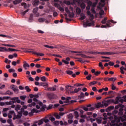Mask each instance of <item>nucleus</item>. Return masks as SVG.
<instances>
[{
    "instance_id": "nucleus-27",
    "label": "nucleus",
    "mask_w": 126,
    "mask_h": 126,
    "mask_svg": "<svg viewBox=\"0 0 126 126\" xmlns=\"http://www.w3.org/2000/svg\"><path fill=\"white\" fill-rule=\"evenodd\" d=\"M81 18L80 19L81 20H84L85 18H86V16H85V15H84V13H81L80 15Z\"/></svg>"
},
{
    "instance_id": "nucleus-42",
    "label": "nucleus",
    "mask_w": 126,
    "mask_h": 126,
    "mask_svg": "<svg viewBox=\"0 0 126 126\" xmlns=\"http://www.w3.org/2000/svg\"><path fill=\"white\" fill-rule=\"evenodd\" d=\"M46 20V19L45 18H40L38 19L39 22H44Z\"/></svg>"
},
{
    "instance_id": "nucleus-16",
    "label": "nucleus",
    "mask_w": 126,
    "mask_h": 126,
    "mask_svg": "<svg viewBox=\"0 0 126 126\" xmlns=\"http://www.w3.org/2000/svg\"><path fill=\"white\" fill-rule=\"evenodd\" d=\"M114 106H109L105 110V112H111L112 110H114Z\"/></svg>"
},
{
    "instance_id": "nucleus-49",
    "label": "nucleus",
    "mask_w": 126,
    "mask_h": 126,
    "mask_svg": "<svg viewBox=\"0 0 126 126\" xmlns=\"http://www.w3.org/2000/svg\"><path fill=\"white\" fill-rule=\"evenodd\" d=\"M40 80H41V81H43V82H46V77L45 76H42L40 78Z\"/></svg>"
},
{
    "instance_id": "nucleus-32",
    "label": "nucleus",
    "mask_w": 126,
    "mask_h": 126,
    "mask_svg": "<svg viewBox=\"0 0 126 126\" xmlns=\"http://www.w3.org/2000/svg\"><path fill=\"white\" fill-rule=\"evenodd\" d=\"M74 116H75L76 119H77V118H79V114L78 113V112L75 111H74Z\"/></svg>"
},
{
    "instance_id": "nucleus-52",
    "label": "nucleus",
    "mask_w": 126,
    "mask_h": 126,
    "mask_svg": "<svg viewBox=\"0 0 126 126\" xmlns=\"http://www.w3.org/2000/svg\"><path fill=\"white\" fill-rule=\"evenodd\" d=\"M64 3L67 5H70L71 2L70 1H64Z\"/></svg>"
},
{
    "instance_id": "nucleus-50",
    "label": "nucleus",
    "mask_w": 126,
    "mask_h": 126,
    "mask_svg": "<svg viewBox=\"0 0 126 126\" xmlns=\"http://www.w3.org/2000/svg\"><path fill=\"white\" fill-rule=\"evenodd\" d=\"M44 47L45 48H49L50 49H54L55 48L54 46H49L48 45H45Z\"/></svg>"
},
{
    "instance_id": "nucleus-25",
    "label": "nucleus",
    "mask_w": 126,
    "mask_h": 126,
    "mask_svg": "<svg viewBox=\"0 0 126 126\" xmlns=\"http://www.w3.org/2000/svg\"><path fill=\"white\" fill-rule=\"evenodd\" d=\"M84 97H85V95L84 94V93L81 92L80 95H78V99H81V98H84Z\"/></svg>"
},
{
    "instance_id": "nucleus-54",
    "label": "nucleus",
    "mask_w": 126,
    "mask_h": 126,
    "mask_svg": "<svg viewBox=\"0 0 126 126\" xmlns=\"http://www.w3.org/2000/svg\"><path fill=\"white\" fill-rule=\"evenodd\" d=\"M104 13H105V11L104 10H102V9H100V11L99 12L100 15H104Z\"/></svg>"
},
{
    "instance_id": "nucleus-22",
    "label": "nucleus",
    "mask_w": 126,
    "mask_h": 126,
    "mask_svg": "<svg viewBox=\"0 0 126 126\" xmlns=\"http://www.w3.org/2000/svg\"><path fill=\"white\" fill-rule=\"evenodd\" d=\"M22 1V0H15L13 1V4H18V3H20Z\"/></svg>"
},
{
    "instance_id": "nucleus-30",
    "label": "nucleus",
    "mask_w": 126,
    "mask_h": 126,
    "mask_svg": "<svg viewBox=\"0 0 126 126\" xmlns=\"http://www.w3.org/2000/svg\"><path fill=\"white\" fill-rule=\"evenodd\" d=\"M33 54H34V55H36V56H40V57H44V56H45V54L43 53H37L36 52H33Z\"/></svg>"
},
{
    "instance_id": "nucleus-9",
    "label": "nucleus",
    "mask_w": 126,
    "mask_h": 126,
    "mask_svg": "<svg viewBox=\"0 0 126 126\" xmlns=\"http://www.w3.org/2000/svg\"><path fill=\"white\" fill-rule=\"evenodd\" d=\"M80 90H81V88H75L74 91H70V94L73 95L74 93H78Z\"/></svg>"
},
{
    "instance_id": "nucleus-20",
    "label": "nucleus",
    "mask_w": 126,
    "mask_h": 126,
    "mask_svg": "<svg viewBox=\"0 0 126 126\" xmlns=\"http://www.w3.org/2000/svg\"><path fill=\"white\" fill-rule=\"evenodd\" d=\"M123 111H124V109L123 108H120L119 110L118 115L119 116H123Z\"/></svg>"
},
{
    "instance_id": "nucleus-23",
    "label": "nucleus",
    "mask_w": 126,
    "mask_h": 126,
    "mask_svg": "<svg viewBox=\"0 0 126 126\" xmlns=\"http://www.w3.org/2000/svg\"><path fill=\"white\" fill-rule=\"evenodd\" d=\"M21 108V105H17L15 107V110L18 112V111H20V109Z\"/></svg>"
},
{
    "instance_id": "nucleus-1",
    "label": "nucleus",
    "mask_w": 126,
    "mask_h": 126,
    "mask_svg": "<svg viewBox=\"0 0 126 126\" xmlns=\"http://www.w3.org/2000/svg\"><path fill=\"white\" fill-rule=\"evenodd\" d=\"M123 102H126V95H125L123 97L118 96L115 97V99H111V103H113L114 104H123Z\"/></svg>"
},
{
    "instance_id": "nucleus-59",
    "label": "nucleus",
    "mask_w": 126,
    "mask_h": 126,
    "mask_svg": "<svg viewBox=\"0 0 126 126\" xmlns=\"http://www.w3.org/2000/svg\"><path fill=\"white\" fill-rule=\"evenodd\" d=\"M99 66H100V67H101L102 69H104V67L103 66V64L102 62H100L99 63Z\"/></svg>"
},
{
    "instance_id": "nucleus-41",
    "label": "nucleus",
    "mask_w": 126,
    "mask_h": 126,
    "mask_svg": "<svg viewBox=\"0 0 126 126\" xmlns=\"http://www.w3.org/2000/svg\"><path fill=\"white\" fill-rule=\"evenodd\" d=\"M25 90H26L27 92H30L31 91V90L30 89L29 86H26L25 87Z\"/></svg>"
},
{
    "instance_id": "nucleus-53",
    "label": "nucleus",
    "mask_w": 126,
    "mask_h": 126,
    "mask_svg": "<svg viewBox=\"0 0 126 126\" xmlns=\"http://www.w3.org/2000/svg\"><path fill=\"white\" fill-rule=\"evenodd\" d=\"M90 20H91V21H92V20L94 19V15L92 14L90 15Z\"/></svg>"
},
{
    "instance_id": "nucleus-28",
    "label": "nucleus",
    "mask_w": 126,
    "mask_h": 126,
    "mask_svg": "<svg viewBox=\"0 0 126 126\" xmlns=\"http://www.w3.org/2000/svg\"><path fill=\"white\" fill-rule=\"evenodd\" d=\"M54 116L55 117L56 119H60L61 118V116H60V115H59L58 113H55L54 114Z\"/></svg>"
},
{
    "instance_id": "nucleus-37",
    "label": "nucleus",
    "mask_w": 126,
    "mask_h": 126,
    "mask_svg": "<svg viewBox=\"0 0 126 126\" xmlns=\"http://www.w3.org/2000/svg\"><path fill=\"white\" fill-rule=\"evenodd\" d=\"M76 11L77 14H80V13H81V9L80 8H77Z\"/></svg>"
},
{
    "instance_id": "nucleus-40",
    "label": "nucleus",
    "mask_w": 126,
    "mask_h": 126,
    "mask_svg": "<svg viewBox=\"0 0 126 126\" xmlns=\"http://www.w3.org/2000/svg\"><path fill=\"white\" fill-rule=\"evenodd\" d=\"M43 124H44V120H43V119L39 120L38 123V126H41V125H43Z\"/></svg>"
},
{
    "instance_id": "nucleus-33",
    "label": "nucleus",
    "mask_w": 126,
    "mask_h": 126,
    "mask_svg": "<svg viewBox=\"0 0 126 126\" xmlns=\"http://www.w3.org/2000/svg\"><path fill=\"white\" fill-rule=\"evenodd\" d=\"M103 105H102V104L101 103V102H98L97 103V104L96 105V108L97 109H99V108H100V107H102Z\"/></svg>"
},
{
    "instance_id": "nucleus-62",
    "label": "nucleus",
    "mask_w": 126,
    "mask_h": 126,
    "mask_svg": "<svg viewBox=\"0 0 126 126\" xmlns=\"http://www.w3.org/2000/svg\"><path fill=\"white\" fill-rule=\"evenodd\" d=\"M87 3H88V5L89 6H92V3H93L92 1H88Z\"/></svg>"
},
{
    "instance_id": "nucleus-36",
    "label": "nucleus",
    "mask_w": 126,
    "mask_h": 126,
    "mask_svg": "<svg viewBox=\"0 0 126 126\" xmlns=\"http://www.w3.org/2000/svg\"><path fill=\"white\" fill-rule=\"evenodd\" d=\"M9 114H11L12 116H14V117H15L16 115L15 112H14V111L11 110L9 112Z\"/></svg>"
},
{
    "instance_id": "nucleus-60",
    "label": "nucleus",
    "mask_w": 126,
    "mask_h": 126,
    "mask_svg": "<svg viewBox=\"0 0 126 126\" xmlns=\"http://www.w3.org/2000/svg\"><path fill=\"white\" fill-rule=\"evenodd\" d=\"M30 20H33V14H31V15H30V17L29 18V21H30V22H31V21H30Z\"/></svg>"
},
{
    "instance_id": "nucleus-58",
    "label": "nucleus",
    "mask_w": 126,
    "mask_h": 126,
    "mask_svg": "<svg viewBox=\"0 0 126 126\" xmlns=\"http://www.w3.org/2000/svg\"><path fill=\"white\" fill-rule=\"evenodd\" d=\"M81 59H79V60H77L78 62H80V63H85V62H87L86 61H84L82 60V58H80Z\"/></svg>"
},
{
    "instance_id": "nucleus-24",
    "label": "nucleus",
    "mask_w": 126,
    "mask_h": 126,
    "mask_svg": "<svg viewBox=\"0 0 126 126\" xmlns=\"http://www.w3.org/2000/svg\"><path fill=\"white\" fill-rule=\"evenodd\" d=\"M30 9H27L26 11H21L20 14L22 15H25V14H26V13H27V12H28L29 11Z\"/></svg>"
},
{
    "instance_id": "nucleus-35",
    "label": "nucleus",
    "mask_w": 126,
    "mask_h": 126,
    "mask_svg": "<svg viewBox=\"0 0 126 126\" xmlns=\"http://www.w3.org/2000/svg\"><path fill=\"white\" fill-rule=\"evenodd\" d=\"M83 84L76 83L74 85V86H76V87H81V86H83Z\"/></svg>"
},
{
    "instance_id": "nucleus-21",
    "label": "nucleus",
    "mask_w": 126,
    "mask_h": 126,
    "mask_svg": "<svg viewBox=\"0 0 126 126\" xmlns=\"http://www.w3.org/2000/svg\"><path fill=\"white\" fill-rule=\"evenodd\" d=\"M47 89L49 91H56V90H57V89H56V88L51 87H49L47 88Z\"/></svg>"
},
{
    "instance_id": "nucleus-12",
    "label": "nucleus",
    "mask_w": 126,
    "mask_h": 126,
    "mask_svg": "<svg viewBox=\"0 0 126 126\" xmlns=\"http://www.w3.org/2000/svg\"><path fill=\"white\" fill-rule=\"evenodd\" d=\"M38 9H39V8H38V7H36L34 8L32 11L33 13H34V14H36V16L37 17H38V16H39V13H37L38 12Z\"/></svg>"
},
{
    "instance_id": "nucleus-13",
    "label": "nucleus",
    "mask_w": 126,
    "mask_h": 126,
    "mask_svg": "<svg viewBox=\"0 0 126 126\" xmlns=\"http://www.w3.org/2000/svg\"><path fill=\"white\" fill-rule=\"evenodd\" d=\"M69 61H70V58L69 57H67L66 58V61L65 60H62V63H65V64H68L69 63Z\"/></svg>"
},
{
    "instance_id": "nucleus-2",
    "label": "nucleus",
    "mask_w": 126,
    "mask_h": 126,
    "mask_svg": "<svg viewBox=\"0 0 126 126\" xmlns=\"http://www.w3.org/2000/svg\"><path fill=\"white\" fill-rule=\"evenodd\" d=\"M44 110H45L44 108H40L39 110L36 109V108H33L31 110V112L29 113V115L30 116H33L34 113H40V112H42Z\"/></svg>"
},
{
    "instance_id": "nucleus-14",
    "label": "nucleus",
    "mask_w": 126,
    "mask_h": 126,
    "mask_svg": "<svg viewBox=\"0 0 126 126\" xmlns=\"http://www.w3.org/2000/svg\"><path fill=\"white\" fill-rule=\"evenodd\" d=\"M76 56H81L82 58H90V59H92L93 57L90 56H87L85 54H76Z\"/></svg>"
},
{
    "instance_id": "nucleus-17",
    "label": "nucleus",
    "mask_w": 126,
    "mask_h": 126,
    "mask_svg": "<svg viewBox=\"0 0 126 126\" xmlns=\"http://www.w3.org/2000/svg\"><path fill=\"white\" fill-rule=\"evenodd\" d=\"M12 90H13L14 92H16V91H18V87L17 86L13 85L11 88Z\"/></svg>"
},
{
    "instance_id": "nucleus-47",
    "label": "nucleus",
    "mask_w": 126,
    "mask_h": 126,
    "mask_svg": "<svg viewBox=\"0 0 126 126\" xmlns=\"http://www.w3.org/2000/svg\"><path fill=\"white\" fill-rule=\"evenodd\" d=\"M68 16L70 18H72L74 16V14L73 13L70 12V13H69Z\"/></svg>"
},
{
    "instance_id": "nucleus-57",
    "label": "nucleus",
    "mask_w": 126,
    "mask_h": 126,
    "mask_svg": "<svg viewBox=\"0 0 126 126\" xmlns=\"http://www.w3.org/2000/svg\"><path fill=\"white\" fill-rule=\"evenodd\" d=\"M117 53L114 52H107V55H109V56H111L112 55H116Z\"/></svg>"
},
{
    "instance_id": "nucleus-7",
    "label": "nucleus",
    "mask_w": 126,
    "mask_h": 126,
    "mask_svg": "<svg viewBox=\"0 0 126 126\" xmlns=\"http://www.w3.org/2000/svg\"><path fill=\"white\" fill-rule=\"evenodd\" d=\"M23 67L24 68V69H25V70H27V69H28V68H29L30 67V65H29V64H28V63H27V62L26 61H24L23 62Z\"/></svg>"
},
{
    "instance_id": "nucleus-38",
    "label": "nucleus",
    "mask_w": 126,
    "mask_h": 126,
    "mask_svg": "<svg viewBox=\"0 0 126 126\" xmlns=\"http://www.w3.org/2000/svg\"><path fill=\"white\" fill-rule=\"evenodd\" d=\"M27 96L26 95H22L20 96V98L21 100H22L23 101H25V98H27Z\"/></svg>"
},
{
    "instance_id": "nucleus-34",
    "label": "nucleus",
    "mask_w": 126,
    "mask_h": 126,
    "mask_svg": "<svg viewBox=\"0 0 126 126\" xmlns=\"http://www.w3.org/2000/svg\"><path fill=\"white\" fill-rule=\"evenodd\" d=\"M97 82L96 81H93L89 83V86H92V85H95V84H96Z\"/></svg>"
},
{
    "instance_id": "nucleus-31",
    "label": "nucleus",
    "mask_w": 126,
    "mask_h": 126,
    "mask_svg": "<svg viewBox=\"0 0 126 126\" xmlns=\"http://www.w3.org/2000/svg\"><path fill=\"white\" fill-rule=\"evenodd\" d=\"M116 80H117V78L112 77L108 78V81H112L113 82H114Z\"/></svg>"
},
{
    "instance_id": "nucleus-39",
    "label": "nucleus",
    "mask_w": 126,
    "mask_h": 126,
    "mask_svg": "<svg viewBox=\"0 0 126 126\" xmlns=\"http://www.w3.org/2000/svg\"><path fill=\"white\" fill-rule=\"evenodd\" d=\"M66 73L67 74H68L69 75H71L73 73V71H70V70H67V71H66Z\"/></svg>"
},
{
    "instance_id": "nucleus-44",
    "label": "nucleus",
    "mask_w": 126,
    "mask_h": 126,
    "mask_svg": "<svg viewBox=\"0 0 126 126\" xmlns=\"http://www.w3.org/2000/svg\"><path fill=\"white\" fill-rule=\"evenodd\" d=\"M0 122H1L2 124H5L6 123V120H3L2 118H0Z\"/></svg>"
},
{
    "instance_id": "nucleus-19",
    "label": "nucleus",
    "mask_w": 126,
    "mask_h": 126,
    "mask_svg": "<svg viewBox=\"0 0 126 126\" xmlns=\"http://www.w3.org/2000/svg\"><path fill=\"white\" fill-rule=\"evenodd\" d=\"M12 94H13L12 92L9 90H8L5 93H3V95H12Z\"/></svg>"
},
{
    "instance_id": "nucleus-51",
    "label": "nucleus",
    "mask_w": 126,
    "mask_h": 126,
    "mask_svg": "<svg viewBox=\"0 0 126 126\" xmlns=\"http://www.w3.org/2000/svg\"><path fill=\"white\" fill-rule=\"evenodd\" d=\"M21 5H22V6H24V8H27V4L26 3L22 2Z\"/></svg>"
},
{
    "instance_id": "nucleus-45",
    "label": "nucleus",
    "mask_w": 126,
    "mask_h": 126,
    "mask_svg": "<svg viewBox=\"0 0 126 126\" xmlns=\"http://www.w3.org/2000/svg\"><path fill=\"white\" fill-rule=\"evenodd\" d=\"M68 119H70V120H72V119H73V115H72V114H69L68 115Z\"/></svg>"
},
{
    "instance_id": "nucleus-43",
    "label": "nucleus",
    "mask_w": 126,
    "mask_h": 126,
    "mask_svg": "<svg viewBox=\"0 0 126 126\" xmlns=\"http://www.w3.org/2000/svg\"><path fill=\"white\" fill-rule=\"evenodd\" d=\"M108 95H115V92L113 91H110L108 92Z\"/></svg>"
},
{
    "instance_id": "nucleus-18",
    "label": "nucleus",
    "mask_w": 126,
    "mask_h": 126,
    "mask_svg": "<svg viewBox=\"0 0 126 126\" xmlns=\"http://www.w3.org/2000/svg\"><path fill=\"white\" fill-rule=\"evenodd\" d=\"M124 107H125V105L119 103V105L115 106V110H118V109H119V107L123 108H124Z\"/></svg>"
},
{
    "instance_id": "nucleus-10",
    "label": "nucleus",
    "mask_w": 126,
    "mask_h": 126,
    "mask_svg": "<svg viewBox=\"0 0 126 126\" xmlns=\"http://www.w3.org/2000/svg\"><path fill=\"white\" fill-rule=\"evenodd\" d=\"M21 117H22V112H18V115H15L13 118V120H16V119H21Z\"/></svg>"
},
{
    "instance_id": "nucleus-48",
    "label": "nucleus",
    "mask_w": 126,
    "mask_h": 126,
    "mask_svg": "<svg viewBox=\"0 0 126 126\" xmlns=\"http://www.w3.org/2000/svg\"><path fill=\"white\" fill-rule=\"evenodd\" d=\"M8 51L9 52H13L14 51H16V52H17L18 51H19V50H16V49H12V48H8Z\"/></svg>"
},
{
    "instance_id": "nucleus-8",
    "label": "nucleus",
    "mask_w": 126,
    "mask_h": 126,
    "mask_svg": "<svg viewBox=\"0 0 126 126\" xmlns=\"http://www.w3.org/2000/svg\"><path fill=\"white\" fill-rule=\"evenodd\" d=\"M111 103H112V99L107 100L102 102V104L105 106V107H108V106H109V104H111Z\"/></svg>"
},
{
    "instance_id": "nucleus-61",
    "label": "nucleus",
    "mask_w": 126,
    "mask_h": 126,
    "mask_svg": "<svg viewBox=\"0 0 126 126\" xmlns=\"http://www.w3.org/2000/svg\"><path fill=\"white\" fill-rule=\"evenodd\" d=\"M29 114V113H28V111H24L23 112L24 116H28Z\"/></svg>"
},
{
    "instance_id": "nucleus-46",
    "label": "nucleus",
    "mask_w": 126,
    "mask_h": 126,
    "mask_svg": "<svg viewBox=\"0 0 126 126\" xmlns=\"http://www.w3.org/2000/svg\"><path fill=\"white\" fill-rule=\"evenodd\" d=\"M70 87H71V89H72V88H74V86H68V85L65 86V88L68 91L69 90V88H70Z\"/></svg>"
},
{
    "instance_id": "nucleus-6",
    "label": "nucleus",
    "mask_w": 126,
    "mask_h": 126,
    "mask_svg": "<svg viewBox=\"0 0 126 126\" xmlns=\"http://www.w3.org/2000/svg\"><path fill=\"white\" fill-rule=\"evenodd\" d=\"M88 22H89V21L88 20H87V22L86 23V24H84V27H87V26L88 27L94 26L95 22L92 21L91 23H88Z\"/></svg>"
},
{
    "instance_id": "nucleus-26",
    "label": "nucleus",
    "mask_w": 126,
    "mask_h": 126,
    "mask_svg": "<svg viewBox=\"0 0 126 126\" xmlns=\"http://www.w3.org/2000/svg\"><path fill=\"white\" fill-rule=\"evenodd\" d=\"M0 52H7V49L5 47H0Z\"/></svg>"
},
{
    "instance_id": "nucleus-63",
    "label": "nucleus",
    "mask_w": 126,
    "mask_h": 126,
    "mask_svg": "<svg viewBox=\"0 0 126 126\" xmlns=\"http://www.w3.org/2000/svg\"><path fill=\"white\" fill-rule=\"evenodd\" d=\"M53 108V104H50L48 107H47V110H51Z\"/></svg>"
},
{
    "instance_id": "nucleus-3",
    "label": "nucleus",
    "mask_w": 126,
    "mask_h": 126,
    "mask_svg": "<svg viewBox=\"0 0 126 126\" xmlns=\"http://www.w3.org/2000/svg\"><path fill=\"white\" fill-rule=\"evenodd\" d=\"M112 114L114 116H115V120L114 121H112V123H115V122H116L117 123H120V122H121V119H119L118 117L115 116L116 114H118V110L113 111Z\"/></svg>"
},
{
    "instance_id": "nucleus-11",
    "label": "nucleus",
    "mask_w": 126,
    "mask_h": 126,
    "mask_svg": "<svg viewBox=\"0 0 126 126\" xmlns=\"http://www.w3.org/2000/svg\"><path fill=\"white\" fill-rule=\"evenodd\" d=\"M11 100H12V101H16V102L18 103H19L21 102V100L19 99V97H12L11 98Z\"/></svg>"
},
{
    "instance_id": "nucleus-15",
    "label": "nucleus",
    "mask_w": 126,
    "mask_h": 126,
    "mask_svg": "<svg viewBox=\"0 0 126 126\" xmlns=\"http://www.w3.org/2000/svg\"><path fill=\"white\" fill-rule=\"evenodd\" d=\"M39 4H40V1H39V0H35L32 2V4L33 6H37V5H39Z\"/></svg>"
},
{
    "instance_id": "nucleus-64",
    "label": "nucleus",
    "mask_w": 126,
    "mask_h": 126,
    "mask_svg": "<svg viewBox=\"0 0 126 126\" xmlns=\"http://www.w3.org/2000/svg\"><path fill=\"white\" fill-rule=\"evenodd\" d=\"M100 54V55H107V52H100L98 53V54Z\"/></svg>"
},
{
    "instance_id": "nucleus-4",
    "label": "nucleus",
    "mask_w": 126,
    "mask_h": 126,
    "mask_svg": "<svg viewBox=\"0 0 126 126\" xmlns=\"http://www.w3.org/2000/svg\"><path fill=\"white\" fill-rule=\"evenodd\" d=\"M47 96L49 100H52L53 99H56L57 98V95L54 94L53 93H47Z\"/></svg>"
},
{
    "instance_id": "nucleus-56",
    "label": "nucleus",
    "mask_w": 126,
    "mask_h": 126,
    "mask_svg": "<svg viewBox=\"0 0 126 126\" xmlns=\"http://www.w3.org/2000/svg\"><path fill=\"white\" fill-rule=\"evenodd\" d=\"M49 119L51 122H55L56 121V118H55L54 117H51L49 118Z\"/></svg>"
},
{
    "instance_id": "nucleus-29",
    "label": "nucleus",
    "mask_w": 126,
    "mask_h": 126,
    "mask_svg": "<svg viewBox=\"0 0 126 126\" xmlns=\"http://www.w3.org/2000/svg\"><path fill=\"white\" fill-rule=\"evenodd\" d=\"M98 3V0H95V2L92 3V6L93 8L96 7V5Z\"/></svg>"
},
{
    "instance_id": "nucleus-5",
    "label": "nucleus",
    "mask_w": 126,
    "mask_h": 126,
    "mask_svg": "<svg viewBox=\"0 0 126 126\" xmlns=\"http://www.w3.org/2000/svg\"><path fill=\"white\" fill-rule=\"evenodd\" d=\"M105 0H100V2L98 3V6H97L99 9H101L102 7L105 6Z\"/></svg>"
},
{
    "instance_id": "nucleus-55",
    "label": "nucleus",
    "mask_w": 126,
    "mask_h": 126,
    "mask_svg": "<svg viewBox=\"0 0 126 126\" xmlns=\"http://www.w3.org/2000/svg\"><path fill=\"white\" fill-rule=\"evenodd\" d=\"M92 76V75L91 74H89V75L86 77V78L88 80H91Z\"/></svg>"
}]
</instances>
